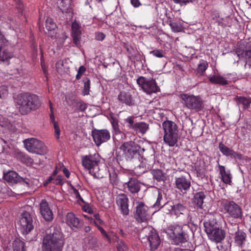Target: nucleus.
<instances>
[{"label":"nucleus","instance_id":"f257e3e1","mask_svg":"<svg viewBox=\"0 0 251 251\" xmlns=\"http://www.w3.org/2000/svg\"><path fill=\"white\" fill-rule=\"evenodd\" d=\"M15 102L17 108L22 115L37 109L41 105V101L37 96L28 93L18 95L15 98Z\"/></svg>","mask_w":251,"mask_h":251},{"label":"nucleus","instance_id":"f03ea898","mask_svg":"<svg viewBox=\"0 0 251 251\" xmlns=\"http://www.w3.org/2000/svg\"><path fill=\"white\" fill-rule=\"evenodd\" d=\"M64 244L62 233L57 230H48L43 238L41 249L42 251H62Z\"/></svg>","mask_w":251,"mask_h":251},{"label":"nucleus","instance_id":"7ed1b4c3","mask_svg":"<svg viewBox=\"0 0 251 251\" xmlns=\"http://www.w3.org/2000/svg\"><path fill=\"white\" fill-rule=\"evenodd\" d=\"M82 164L83 166L89 170L90 173L96 178L102 177V175L100 172L99 163L100 156L98 153L89 154L82 157Z\"/></svg>","mask_w":251,"mask_h":251},{"label":"nucleus","instance_id":"20e7f679","mask_svg":"<svg viewBox=\"0 0 251 251\" xmlns=\"http://www.w3.org/2000/svg\"><path fill=\"white\" fill-rule=\"evenodd\" d=\"M23 143L26 150L30 152L44 155L48 151L44 143L36 138H28L24 140Z\"/></svg>","mask_w":251,"mask_h":251},{"label":"nucleus","instance_id":"39448f33","mask_svg":"<svg viewBox=\"0 0 251 251\" xmlns=\"http://www.w3.org/2000/svg\"><path fill=\"white\" fill-rule=\"evenodd\" d=\"M180 98L184 106L191 111L198 112L203 107V101L199 96L182 94L180 95Z\"/></svg>","mask_w":251,"mask_h":251},{"label":"nucleus","instance_id":"423d86ee","mask_svg":"<svg viewBox=\"0 0 251 251\" xmlns=\"http://www.w3.org/2000/svg\"><path fill=\"white\" fill-rule=\"evenodd\" d=\"M165 232L175 244L177 245L187 241L186 235L184 233L182 227L179 226H170L165 229Z\"/></svg>","mask_w":251,"mask_h":251},{"label":"nucleus","instance_id":"0eeeda50","mask_svg":"<svg viewBox=\"0 0 251 251\" xmlns=\"http://www.w3.org/2000/svg\"><path fill=\"white\" fill-rule=\"evenodd\" d=\"M120 149L123 151L125 157L129 160L138 157L140 153L144 151V149H141L138 145L132 142L124 143Z\"/></svg>","mask_w":251,"mask_h":251},{"label":"nucleus","instance_id":"6e6552de","mask_svg":"<svg viewBox=\"0 0 251 251\" xmlns=\"http://www.w3.org/2000/svg\"><path fill=\"white\" fill-rule=\"evenodd\" d=\"M140 236L143 238L144 236L147 237L150 245L152 250L157 249L160 243L159 236L155 230L151 226L144 227L140 233Z\"/></svg>","mask_w":251,"mask_h":251},{"label":"nucleus","instance_id":"1a4fd4ad","mask_svg":"<svg viewBox=\"0 0 251 251\" xmlns=\"http://www.w3.org/2000/svg\"><path fill=\"white\" fill-rule=\"evenodd\" d=\"M137 83L147 93H155L159 91L156 81L153 78L147 79L144 76H140L137 79Z\"/></svg>","mask_w":251,"mask_h":251},{"label":"nucleus","instance_id":"9d476101","mask_svg":"<svg viewBox=\"0 0 251 251\" xmlns=\"http://www.w3.org/2000/svg\"><path fill=\"white\" fill-rule=\"evenodd\" d=\"M136 211L135 218L139 222H144L148 220L151 217L149 208L142 201L136 202Z\"/></svg>","mask_w":251,"mask_h":251},{"label":"nucleus","instance_id":"9b49d317","mask_svg":"<svg viewBox=\"0 0 251 251\" xmlns=\"http://www.w3.org/2000/svg\"><path fill=\"white\" fill-rule=\"evenodd\" d=\"M222 205L225 212L227 213L230 217L234 218L241 217V209L234 201H225L222 203Z\"/></svg>","mask_w":251,"mask_h":251},{"label":"nucleus","instance_id":"f8f14e48","mask_svg":"<svg viewBox=\"0 0 251 251\" xmlns=\"http://www.w3.org/2000/svg\"><path fill=\"white\" fill-rule=\"evenodd\" d=\"M93 141L97 146L108 141L110 138V134L106 129H94L92 131Z\"/></svg>","mask_w":251,"mask_h":251},{"label":"nucleus","instance_id":"ddd939ff","mask_svg":"<svg viewBox=\"0 0 251 251\" xmlns=\"http://www.w3.org/2000/svg\"><path fill=\"white\" fill-rule=\"evenodd\" d=\"M116 203L122 214L128 215V199L126 194L118 195L116 197Z\"/></svg>","mask_w":251,"mask_h":251},{"label":"nucleus","instance_id":"4468645a","mask_svg":"<svg viewBox=\"0 0 251 251\" xmlns=\"http://www.w3.org/2000/svg\"><path fill=\"white\" fill-rule=\"evenodd\" d=\"M175 184L176 188L183 194H186L190 189V181L185 177L181 176L175 178Z\"/></svg>","mask_w":251,"mask_h":251},{"label":"nucleus","instance_id":"2eb2a0df","mask_svg":"<svg viewBox=\"0 0 251 251\" xmlns=\"http://www.w3.org/2000/svg\"><path fill=\"white\" fill-rule=\"evenodd\" d=\"M40 212L46 221L52 220L53 217L52 211L50 209L48 202L45 200H42L40 202Z\"/></svg>","mask_w":251,"mask_h":251},{"label":"nucleus","instance_id":"dca6fc26","mask_svg":"<svg viewBox=\"0 0 251 251\" xmlns=\"http://www.w3.org/2000/svg\"><path fill=\"white\" fill-rule=\"evenodd\" d=\"M20 224L26 232H30L33 229L32 218L29 213L27 212L23 213L20 220Z\"/></svg>","mask_w":251,"mask_h":251},{"label":"nucleus","instance_id":"f3484780","mask_svg":"<svg viewBox=\"0 0 251 251\" xmlns=\"http://www.w3.org/2000/svg\"><path fill=\"white\" fill-rule=\"evenodd\" d=\"M205 198V196L202 192L196 193L194 197L193 202L197 205V211L201 216H202L203 214L202 205Z\"/></svg>","mask_w":251,"mask_h":251},{"label":"nucleus","instance_id":"a211bd4d","mask_svg":"<svg viewBox=\"0 0 251 251\" xmlns=\"http://www.w3.org/2000/svg\"><path fill=\"white\" fill-rule=\"evenodd\" d=\"M164 208H167L169 211L171 210V213L175 214L177 217L179 216L180 215L184 214V212L186 211L185 206L181 203H176L173 205L168 204L164 205Z\"/></svg>","mask_w":251,"mask_h":251},{"label":"nucleus","instance_id":"6ab92c4d","mask_svg":"<svg viewBox=\"0 0 251 251\" xmlns=\"http://www.w3.org/2000/svg\"><path fill=\"white\" fill-rule=\"evenodd\" d=\"M208 238L213 242L219 243L225 238V232L221 228H215L209 233H207Z\"/></svg>","mask_w":251,"mask_h":251},{"label":"nucleus","instance_id":"aec40b11","mask_svg":"<svg viewBox=\"0 0 251 251\" xmlns=\"http://www.w3.org/2000/svg\"><path fill=\"white\" fill-rule=\"evenodd\" d=\"M162 128L164 130V134L178 133V130L177 126L171 121H166L162 123Z\"/></svg>","mask_w":251,"mask_h":251},{"label":"nucleus","instance_id":"412c9836","mask_svg":"<svg viewBox=\"0 0 251 251\" xmlns=\"http://www.w3.org/2000/svg\"><path fill=\"white\" fill-rule=\"evenodd\" d=\"M72 31L73 42L76 46H78L79 45L81 30L80 26L77 22H74L72 23Z\"/></svg>","mask_w":251,"mask_h":251},{"label":"nucleus","instance_id":"4be33fe9","mask_svg":"<svg viewBox=\"0 0 251 251\" xmlns=\"http://www.w3.org/2000/svg\"><path fill=\"white\" fill-rule=\"evenodd\" d=\"M58 7L63 13L68 14L70 17H72V0H60L58 2Z\"/></svg>","mask_w":251,"mask_h":251},{"label":"nucleus","instance_id":"5701e85b","mask_svg":"<svg viewBox=\"0 0 251 251\" xmlns=\"http://www.w3.org/2000/svg\"><path fill=\"white\" fill-rule=\"evenodd\" d=\"M119 100L126 105L132 106L135 104V100L131 95L127 92H121L118 96Z\"/></svg>","mask_w":251,"mask_h":251},{"label":"nucleus","instance_id":"b1692460","mask_svg":"<svg viewBox=\"0 0 251 251\" xmlns=\"http://www.w3.org/2000/svg\"><path fill=\"white\" fill-rule=\"evenodd\" d=\"M66 222L71 227L78 228L80 226V221L73 213H69L66 215Z\"/></svg>","mask_w":251,"mask_h":251},{"label":"nucleus","instance_id":"393cba45","mask_svg":"<svg viewBox=\"0 0 251 251\" xmlns=\"http://www.w3.org/2000/svg\"><path fill=\"white\" fill-rule=\"evenodd\" d=\"M179 138L178 133L164 134L163 140L170 147H174L177 143Z\"/></svg>","mask_w":251,"mask_h":251},{"label":"nucleus","instance_id":"a878e982","mask_svg":"<svg viewBox=\"0 0 251 251\" xmlns=\"http://www.w3.org/2000/svg\"><path fill=\"white\" fill-rule=\"evenodd\" d=\"M4 180L11 183H16L22 179L18 174L14 171H9L3 174Z\"/></svg>","mask_w":251,"mask_h":251},{"label":"nucleus","instance_id":"bb28decb","mask_svg":"<svg viewBox=\"0 0 251 251\" xmlns=\"http://www.w3.org/2000/svg\"><path fill=\"white\" fill-rule=\"evenodd\" d=\"M125 185H127L128 190L132 194L138 192L140 189L139 182L135 179H130L128 182H126Z\"/></svg>","mask_w":251,"mask_h":251},{"label":"nucleus","instance_id":"cd10ccee","mask_svg":"<svg viewBox=\"0 0 251 251\" xmlns=\"http://www.w3.org/2000/svg\"><path fill=\"white\" fill-rule=\"evenodd\" d=\"M219 168L223 181L226 184H230L232 176L230 172L229 171H226L225 167L222 165H219Z\"/></svg>","mask_w":251,"mask_h":251},{"label":"nucleus","instance_id":"c85d7f7f","mask_svg":"<svg viewBox=\"0 0 251 251\" xmlns=\"http://www.w3.org/2000/svg\"><path fill=\"white\" fill-rule=\"evenodd\" d=\"M56 68L58 73L61 75L67 73L69 70V66L66 60H59L56 63Z\"/></svg>","mask_w":251,"mask_h":251},{"label":"nucleus","instance_id":"c756f323","mask_svg":"<svg viewBox=\"0 0 251 251\" xmlns=\"http://www.w3.org/2000/svg\"><path fill=\"white\" fill-rule=\"evenodd\" d=\"M203 225L206 233H209L215 228H218L216 220L214 217H212L208 221L204 222Z\"/></svg>","mask_w":251,"mask_h":251},{"label":"nucleus","instance_id":"7c9ffc66","mask_svg":"<svg viewBox=\"0 0 251 251\" xmlns=\"http://www.w3.org/2000/svg\"><path fill=\"white\" fill-rule=\"evenodd\" d=\"M234 100L238 104H242L245 109H248L251 104V98L250 97L236 96L234 98Z\"/></svg>","mask_w":251,"mask_h":251},{"label":"nucleus","instance_id":"2f4dec72","mask_svg":"<svg viewBox=\"0 0 251 251\" xmlns=\"http://www.w3.org/2000/svg\"><path fill=\"white\" fill-rule=\"evenodd\" d=\"M246 234L243 231L238 229L234 233V241L238 245H243L246 241Z\"/></svg>","mask_w":251,"mask_h":251},{"label":"nucleus","instance_id":"473e14b6","mask_svg":"<svg viewBox=\"0 0 251 251\" xmlns=\"http://www.w3.org/2000/svg\"><path fill=\"white\" fill-rule=\"evenodd\" d=\"M13 57V54L7 50H2V47L0 48V63L5 62L9 64V60Z\"/></svg>","mask_w":251,"mask_h":251},{"label":"nucleus","instance_id":"72a5a7b5","mask_svg":"<svg viewBox=\"0 0 251 251\" xmlns=\"http://www.w3.org/2000/svg\"><path fill=\"white\" fill-rule=\"evenodd\" d=\"M210 82L214 84L225 85L228 84V81L220 75H212L208 76Z\"/></svg>","mask_w":251,"mask_h":251},{"label":"nucleus","instance_id":"f704fd0d","mask_svg":"<svg viewBox=\"0 0 251 251\" xmlns=\"http://www.w3.org/2000/svg\"><path fill=\"white\" fill-rule=\"evenodd\" d=\"M236 52L240 59H243L246 63L251 62V48L246 49L242 52L238 50Z\"/></svg>","mask_w":251,"mask_h":251},{"label":"nucleus","instance_id":"c9c22d12","mask_svg":"<svg viewBox=\"0 0 251 251\" xmlns=\"http://www.w3.org/2000/svg\"><path fill=\"white\" fill-rule=\"evenodd\" d=\"M148 128V125L144 122L137 123L135 124L133 126V129L142 133H145Z\"/></svg>","mask_w":251,"mask_h":251},{"label":"nucleus","instance_id":"e433bc0d","mask_svg":"<svg viewBox=\"0 0 251 251\" xmlns=\"http://www.w3.org/2000/svg\"><path fill=\"white\" fill-rule=\"evenodd\" d=\"M151 174L153 178L158 181H164L165 179V176L163 172L159 169H154L151 171Z\"/></svg>","mask_w":251,"mask_h":251},{"label":"nucleus","instance_id":"4c0bfd02","mask_svg":"<svg viewBox=\"0 0 251 251\" xmlns=\"http://www.w3.org/2000/svg\"><path fill=\"white\" fill-rule=\"evenodd\" d=\"M219 149L223 155L226 156H231L233 153V151L228 148L222 143L219 145Z\"/></svg>","mask_w":251,"mask_h":251},{"label":"nucleus","instance_id":"58836bf2","mask_svg":"<svg viewBox=\"0 0 251 251\" xmlns=\"http://www.w3.org/2000/svg\"><path fill=\"white\" fill-rule=\"evenodd\" d=\"M208 67V64L207 61L202 60H201L197 69L198 73L200 74L201 75H203Z\"/></svg>","mask_w":251,"mask_h":251},{"label":"nucleus","instance_id":"ea45409f","mask_svg":"<svg viewBox=\"0 0 251 251\" xmlns=\"http://www.w3.org/2000/svg\"><path fill=\"white\" fill-rule=\"evenodd\" d=\"M84 82V87L82 90L83 95H88L89 94L90 88V80L88 77H84L83 79Z\"/></svg>","mask_w":251,"mask_h":251},{"label":"nucleus","instance_id":"a19ab883","mask_svg":"<svg viewBox=\"0 0 251 251\" xmlns=\"http://www.w3.org/2000/svg\"><path fill=\"white\" fill-rule=\"evenodd\" d=\"M56 28V24L51 18H48L46 21V28L49 31H53Z\"/></svg>","mask_w":251,"mask_h":251},{"label":"nucleus","instance_id":"79ce46f5","mask_svg":"<svg viewBox=\"0 0 251 251\" xmlns=\"http://www.w3.org/2000/svg\"><path fill=\"white\" fill-rule=\"evenodd\" d=\"M105 239L107 241L111 243H119L121 240H120L117 236V235L114 233L113 232H111L108 234L107 237H106Z\"/></svg>","mask_w":251,"mask_h":251},{"label":"nucleus","instance_id":"37998d69","mask_svg":"<svg viewBox=\"0 0 251 251\" xmlns=\"http://www.w3.org/2000/svg\"><path fill=\"white\" fill-rule=\"evenodd\" d=\"M150 53L158 58H162L165 56V52L162 50L155 49L151 51Z\"/></svg>","mask_w":251,"mask_h":251},{"label":"nucleus","instance_id":"c03bdc74","mask_svg":"<svg viewBox=\"0 0 251 251\" xmlns=\"http://www.w3.org/2000/svg\"><path fill=\"white\" fill-rule=\"evenodd\" d=\"M25 243L22 241H17L14 243V251H25Z\"/></svg>","mask_w":251,"mask_h":251},{"label":"nucleus","instance_id":"a18cd8bd","mask_svg":"<svg viewBox=\"0 0 251 251\" xmlns=\"http://www.w3.org/2000/svg\"><path fill=\"white\" fill-rule=\"evenodd\" d=\"M170 25L174 32H180L182 29L181 25L176 23H170Z\"/></svg>","mask_w":251,"mask_h":251},{"label":"nucleus","instance_id":"49530a36","mask_svg":"<svg viewBox=\"0 0 251 251\" xmlns=\"http://www.w3.org/2000/svg\"><path fill=\"white\" fill-rule=\"evenodd\" d=\"M86 71V68L83 66H81L78 71H77V74L76 75V79L78 80L82 76L83 74Z\"/></svg>","mask_w":251,"mask_h":251},{"label":"nucleus","instance_id":"de8ad7c7","mask_svg":"<svg viewBox=\"0 0 251 251\" xmlns=\"http://www.w3.org/2000/svg\"><path fill=\"white\" fill-rule=\"evenodd\" d=\"M117 248L118 251H126V247L122 241L117 244Z\"/></svg>","mask_w":251,"mask_h":251},{"label":"nucleus","instance_id":"09e8293b","mask_svg":"<svg viewBox=\"0 0 251 251\" xmlns=\"http://www.w3.org/2000/svg\"><path fill=\"white\" fill-rule=\"evenodd\" d=\"M23 162L28 166H31L33 163V160L27 156H25L23 158Z\"/></svg>","mask_w":251,"mask_h":251},{"label":"nucleus","instance_id":"8fccbe9b","mask_svg":"<svg viewBox=\"0 0 251 251\" xmlns=\"http://www.w3.org/2000/svg\"><path fill=\"white\" fill-rule=\"evenodd\" d=\"M133 119H134V117L130 116L125 120V121L129 124L128 125V126L130 128H131V129H133V126H134V124H133V123H134Z\"/></svg>","mask_w":251,"mask_h":251},{"label":"nucleus","instance_id":"3c124183","mask_svg":"<svg viewBox=\"0 0 251 251\" xmlns=\"http://www.w3.org/2000/svg\"><path fill=\"white\" fill-rule=\"evenodd\" d=\"M54 128L55 130V136L57 139H58L59 137V135L60 134V131L59 127L57 123H54V124L53 125Z\"/></svg>","mask_w":251,"mask_h":251},{"label":"nucleus","instance_id":"603ef678","mask_svg":"<svg viewBox=\"0 0 251 251\" xmlns=\"http://www.w3.org/2000/svg\"><path fill=\"white\" fill-rule=\"evenodd\" d=\"M162 196L159 192H158V197L155 203L153 205V207L159 208L160 205V201L162 200Z\"/></svg>","mask_w":251,"mask_h":251},{"label":"nucleus","instance_id":"864d4df0","mask_svg":"<svg viewBox=\"0 0 251 251\" xmlns=\"http://www.w3.org/2000/svg\"><path fill=\"white\" fill-rule=\"evenodd\" d=\"M7 89L6 87L1 86L0 87V98H4L5 95L7 94Z\"/></svg>","mask_w":251,"mask_h":251},{"label":"nucleus","instance_id":"5fc2aeb1","mask_svg":"<svg viewBox=\"0 0 251 251\" xmlns=\"http://www.w3.org/2000/svg\"><path fill=\"white\" fill-rule=\"evenodd\" d=\"M112 126L115 130L116 134L120 133L121 131L119 127V125L117 122H113L112 123Z\"/></svg>","mask_w":251,"mask_h":251},{"label":"nucleus","instance_id":"6e6d98bb","mask_svg":"<svg viewBox=\"0 0 251 251\" xmlns=\"http://www.w3.org/2000/svg\"><path fill=\"white\" fill-rule=\"evenodd\" d=\"M105 37V35L101 32H98L96 34V39L98 41H102L104 39Z\"/></svg>","mask_w":251,"mask_h":251},{"label":"nucleus","instance_id":"4d7b16f0","mask_svg":"<svg viewBox=\"0 0 251 251\" xmlns=\"http://www.w3.org/2000/svg\"><path fill=\"white\" fill-rule=\"evenodd\" d=\"M98 228L100 231L103 238H106V237H107L108 234L106 231L101 226H98Z\"/></svg>","mask_w":251,"mask_h":251},{"label":"nucleus","instance_id":"13d9d810","mask_svg":"<svg viewBox=\"0 0 251 251\" xmlns=\"http://www.w3.org/2000/svg\"><path fill=\"white\" fill-rule=\"evenodd\" d=\"M98 228L100 231L103 238H106V237H107L108 234L106 231L101 226H98Z\"/></svg>","mask_w":251,"mask_h":251},{"label":"nucleus","instance_id":"bf43d9fd","mask_svg":"<svg viewBox=\"0 0 251 251\" xmlns=\"http://www.w3.org/2000/svg\"><path fill=\"white\" fill-rule=\"evenodd\" d=\"M55 183L56 184H61L64 183L62 176H57V178L55 180Z\"/></svg>","mask_w":251,"mask_h":251},{"label":"nucleus","instance_id":"052dcab7","mask_svg":"<svg viewBox=\"0 0 251 251\" xmlns=\"http://www.w3.org/2000/svg\"><path fill=\"white\" fill-rule=\"evenodd\" d=\"M131 4L135 7H137L141 5L139 0H130Z\"/></svg>","mask_w":251,"mask_h":251},{"label":"nucleus","instance_id":"680f3d73","mask_svg":"<svg viewBox=\"0 0 251 251\" xmlns=\"http://www.w3.org/2000/svg\"><path fill=\"white\" fill-rule=\"evenodd\" d=\"M73 194L75 196V197L76 198H78L80 200H81V201H83V199L81 198V196H80L78 191L77 190L74 189L73 190Z\"/></svg>","mask_w":251,"mask_h":251},{"label":"nucleus","instance_id":"e2e57ef3","mask_svg":"<svg viewBox=\"0 0 251 251\" xmlns=\"http://www.w3.org/2000/svg\"><path fill=\"white\" fill-rule=\"evenodd\" d=\"M50 119L51 122L53 123V125L54 124V123H57L55 121L53 110L50 111Z\"/></svg>","mask_w":251,"mask_h":251},{"label":"nucleus","instance_id":"0e129e2a","mask_svg":"<svg viewBox=\"0 0 251 251\" xmlns=\"http://www.w3.org/2000/svg\"><path fill=\"white\" fill-rule=\"evenodd\" d=\"M232 157L235 158H239V159H241L242 158V155L240 154H238L237 153H236V152L234 151H233V153H232L231 154V156Z\"/></svg>","mask_w":251,"mask_h":251},{"label":"nucleus","instance_id":"69168bd1","mask_svg":"<svg viewBox=\"0 0 251 251\" xmlns=\"http://www.w3.org/2000/svg\"><path fill=\"white\" fill-rule=\"evenodd\" d=\"M63 172L64 175H65V176L67 178H69L70 176V172H69V171L67 168H64L63 169Z\"/></svg>","mask_w":251,"mask_h":251},{"label":"nucleus","instance_id":"338daca9","mask_svg":"<svg viewBox=\"0 0 251 251\" xmlns=\"http://www.w3.org/2000/svg\"><path fill=\"white\" fill-rule=\"evenodd\" d=\"M83 209L85 211L87 212L88 213H91L92 212V208L88 206H84Z\"/></svg>","mask_w":251,"mask_h":251},{"label":"nucleus","instance_id":"774afa93","mask_svg":"<svg viewBox=\"0 0 251 251\" xmlns=\"http://www.w3.org/2000/svg\"><path fill=\"white\" fill-rule=\"evenodd\" d=\"M95 217L96 220L97 221L98 223L99 224L102 223V221L100 219V216L98 214L95 215Z\"/></svg>","mask_w":251,"mask_h":251}]
</instances>
